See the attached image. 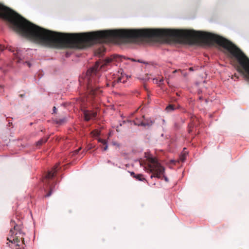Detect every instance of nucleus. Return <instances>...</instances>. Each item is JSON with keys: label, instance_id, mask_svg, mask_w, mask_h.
I'll return each instance as SVG.
<instances>
[{"label": "nucleus", "instance_id": "obj_17", "mask_svg": "<svg viewBox=\"0 0 249 249\" xmlns=\"http://www.w3.org/2000/svg\"><path fill=\"white\" fill-rule=\"evenodd\" d=\"M185 157H186V155L185 154L181 155L179 159H180V160L182 161V162H183L185 160Z\"/></svg>", "mask_w": 249, "mask_h": 249}, {"label": "nucleus", "instance_id": "obj_12", "mask_svg": "<svg viewBox=\"0 0 249 249\" xmlns=\"http://www.w3.org/2000/svg\"><path fill=\"white\" fill-rule=\"evenodd\" d=\"M153 81L154 83H155L156 84H159V83H162L163 81V77H162L160 80H158V78H153Z\"/></svg>", "mask_w": 249, "mask_h": 249}, {"label": "nucleus", "instance_id": "obj_10", "mask_svg": "<svg viewBox=\"0 0 249 249\" xmlns=\"http://www.w3.org/2000/svg\"><path fill=\"white\" fill-rule=\"evenodd\" d=\"M134 178H136L137 180L140 181H145V178L143 177L142 174H137L136 176H134Z\"/></svg>", "mask_w": 249, "mask_h": 249}, {"label": "nucleus", "instance_id": "obj_18", "mask_svg": "<svg viewBox=\"0 0 249 249\" xmlns=\"http://www.w3.org/2000/svg\"><path fill=\"white\" fill-rule=\"evenodd\" d=\"M81 148L80 147L78 149H77V150H75L74 151V154H77L79 152V151L81 150Z\"/></svg>", "mask_w": 249, "mask_h": 249}, {"label": "nucleus", "instance_id": "obj_9", "mask_svg": "<svg viewBox=\"0 0 249 249\" xmlns=\"http://www.w3.org/2000/svg\"><path fill=\"white\" fill-rule=\"evenodd\" d=\"M48 138H43L39 140L38 141L36 142V146H40L43 143L46 142L48 140Z\"/></svg>", "mask_w": 249, "mask_h": 249}, {"label": "nucleus", "instance_id": "obj_22", "mask_svg": "<svg viewBox=\"0 0 249 249\" xmlns=\"http://www.w3.org/2000/svg\"><path fill=\"white\" fill-rule=\"evenodd\" d=\"M131 175L134 177V176H136V175L135 174L134 172H131Z\"/></svg>", "mask_w": 249, "mask_h": 249}, {"label": "nucleus", "instance_id": "obj_16", "mask_svg": "<svg viewBox=\"0 0 249 249\" xmlns=\"http://www.w3.org/2000/svg\"><path fill=\"white\" fill-rule=\"evenodd\" d=\"M98 142L103 143V144H106L107 143V141L106 140H104V139H102L101 138H99L98 139Z\"/></svg>", "mask_w": 249, "mask_h": 249}, {"label": "nucleus", "instance_id": "obj_27", "mask_svg": "<svg viewBox=\"0 0 249 249\" xmlns=\"http://www.w3.org/2000/svg\"><path fill=\"white\" fill-rule=\"evenodd\" d=\"M107 162H108V163H111V161H110V160H108L107 161Z\"/></svg>", "mask_w": 249, "mask_h": 249}, {"label": "nucleus", "instance_id": "obj_20", "mask_svg": "<svg viewBox=\"0 0 249 249\" xmlns=\"http://www.w3.org/2000/svg\"><path fill=\"white\" fill-rule=\"evenodd\" d=\"M4 49V47L1 45H0V52H2Z\"/></svg>", "mask_w": 249, "mask_h": 249}, {"label": "nucleus", "instance_id": "obj_7", "mask_svg": "<svg viewBox=\"0 0 249 249\" xmlns=\"http://www.w3.org/2000/svg\"><path fill=\"white\" fill-rule=\"evenodd\" d=\"M192 122L188 125V132L189 133H191L192 131V128L194 127L196 124V122L197 121V119L195 117L194 118L192 119Z\"/></svg>", "mask_w": 249, "mask_h": 249}, {"label": "nucleus", "instance_id": "obj_4", "mask_svg": "<svg viewBox=\"0 0 249 249\" xmlns=\"http://www.w3.org/2000/svg\"><path fill=\"white\" fill-rule=\"evenodd\" d=\"M59 166V163L56 164L52 170L50 171H49L47 175L45 176L44 178L43 181L46 184V188H48L49 189V192L46 195V197L50 196L52 192L53 191V183H51V180L53 178L54 175L57 172V168Z\"/></svg>", "mask_w": 249, "mask_h": 249}, {"label": "nucleus", "instance_id": "obj_29", "mask_svg": "<svg viewBox=\"0 0 249 249\" xmlns=\"http://www.w3.org/2000/svg\"><path fill=\"white\" fill-rule=\"evenodd\" d=\"M0 88H2V87L1 86H0Z\"/></svg>", "mask_w": 249, "mask_h": 249}, {"label": "nucleus", "instance_id": "obj_26", "mask_svg": "<svg viewBox=\"0 0 249 249\" xmlns=\"http://www.w3.org/2000/svg\"><path fill=\"white\" fill-rule=\"evenodd\" d=\"M189 70H190V71H193V68H190Z\"/></svg>", "mask_w": 249, "mask_h": 249}, {"label": "nucleus", "instance_id": "obj_19", "mask_svg": "<svg viewBox=\"0 0 249 249\" xmlns=\"http://www.w3.org/2000/svg\"><path fill=\"white\" fill-rule=\"evenodd\" d=\"M104 145H105V146L103 147V150L106 151L108 148V146L107 145V143H106V144H104Z\"/></svg>", "mask_w": 249, "mask_h": 249}, {"label": "nucleus", "instance_id": "obj_25", "mask_svg": "<svg viewBox=\"0 0 249 249\" xmlns=\"http://www.w3.org/2000/svg\"><path fill=\"white\" fill-rule=\"evenodd\" d=\"M23 96H24V95H23V94H20V95H19V96H20V97H22Z\"/></svg>", "mask_w": 249, "mask_h": 249}, {"label": "nucleus", "instance_id": "obj_23", "mask_svg": "<svg viewBox=\"0 0 249 249\" xmlns=\"http://www.w3.org/2000/svg\"><path fill=\"white\" fill-rule=\"evenodd\" d=\"M26 63L28 64V66H29V67H30V66H31V64H30V63H29V62H26Z\"/></svg>", "mask_w": 249, "mask_h": 249}, {"label": "nucleus", "instance_id": "obj_30", "mask_svg": "<svg viewBox=\"0 0 249 249\" xmlns=\"http://www.w3.org/2000/svg\"><path fill=\"white\" fill-rule=\"evenodd\" d=\"M19 249V248H17V249Z\"/></svg>", "mask_w": 249, "mask_h": 249}, {"label": "nucleus", "instance_id": "obj_3", "mask_svg": "<svg viewBox=\"0 0 249 249\" xmlns=\"http://www.w3.org/2000/svg\"><path fill=\"white\" fill-rule=\"evenodd\" d=\"M11 225L13 226L9 231V234L7 237V240L9 242L15 244L17 246H20V240H22V244H24V233L22 231V226L15 223L14 221H11Z\"/></svg>", "mask_w": 249, "mask_h": 249}, {"label": "nucleus", "instance_id": "obj_1", "mask_svg": "<svg viewBox=\"0 0 249 249\" xmlns=\"http://www.w3.org/2000/svg\"><path fill=\"white\" fill-rule=\"evenodd\" d=\"M112 59L110 58H107L104 61H97L95 66L90 70H88V73H91L90 76H87L86 81L87 83V89L88 93L91 95H97L102 92L100 89L101 86L99 85L100 81L98 76L95 74V72L111 62Z\"/></svg>", "mask_w": 249, "mask_h": 249}, {"label": "nucleus", "instance_id": "obj_24", "mask_svg": "<svg viewBox=\"0 0 249 249\" xmlns=\"http://www.w3.org/2000/svg\"><path fill=\"white\" fill-rule=\"evenodd\" d=\"M234 76L236 77V78H238V76H237L236 74H234Z\"/></svg>", "mask_w": 249, "mask_h": 249}, {"label": "nucleus", "instance_id": "obj_2", "mask_svg": "<svg viewBox=\"0 0 249 249\" xmlns=\"http://www.w3.org/2000/svg\"><path fill=\"white\" fill-rule=\"evenodd\" d=\"M147 165L145 167L147 172L152 173L151 178H161L163 176L166 181H168L167 177L163 176L164 168L158 162L156 158L149 157L147 159Z\"/></svg>", "mask_w": 249, "mask_h": 249}, {"label": "nucleus", "instance_id": "obj_15", "mask_svg": "<svg viewBox=\"0 0 249 249\" xmlns=\"http://www.w3.org/2000/svg\"><path fill=\"white\" fill-rule=\"evenodd\" d=\"M120 81H118V77L116 79H115L112 83H111V85H112V87H115L119 83H120Z\"/></svg>", "mask_w": 249, "mask_h": 249}, {"label": "nucleus", "instance_id": "obj_11", "mask_svg": "<svg viewBox=\"0 0 249 249\" xmlns=\"http://www.w3.org/2000/svg\"><path fill=\"white\" fill-rule=\"evenodd\" d=\"M176 108V107H175V106L174 105H169V106H168L166 108V110L169 112V111H173L174 110H175Z\"/></svg>", "mask_w": 249, "mask_h": 249}, {"label": "nucleus", "instance_id": "obj_28", "mask_svg": "<svg viewBox=\"0 0 249 249\" xmlns=\"http://www.w3.org/2000/svg\"><path fill=\"white\" fill-rule=\"evenodd\" d=\"M131 60H132L133 61H135V60L134 59H132Z\"/></svg>", "mask_w": 249, "mask_h": 249}, {"label": "nucleus", "instance_id": "obj_14", "mask_svg": "<svg viewBox=\"0 0 249 249\" xmlns=\"http://www.w3.org/2000/svg\"><path fill=\"white\" fill-rule=\"evenodd\" d=\"M91 134L94 137L98 136L100 135V131L97 130H94L91 132Z\"/></svg>", "mask_w": 249, "mask_h": 249}, {"label": "nucleus", "instance_id": "obj_21", "mask_svg": "<svg viewBox=\"0 0 249 249\" xmlns=\"http://www.w3.org/2000/svg\"><path fill=\"white\" fill-rule=\"evenodd\" d=\"M56 107H53V112H54V113H55V112H56Z\"/></svg>", "mask_w": 249, "mask_h": 249}, {"label": "nucleus", "instance_id": "obj_8", "mask_svg": "<svg viewBox=\"0 0 249 249\" xmlns=\"http://www.w3.org/2000/svg\"><path fill=\"white\" fill-rule=\"evenodd\" d=\"M127 79V76L125 75H122L121 76L118 77V81H120V83H126Z\"/></svg>", "mask_w": 249, "mask_h": 249}, {"label": "nucleus", "instance_id": "obj_5", "mask_svg": "<svg viewBox=\"0 0 249 249\" xmlns=\"http://www.w3.org/2000/svg\"><path fill=\"white\" fill-rule=\"evenodd\" d=\"M83 114L85 120L88 121L96 117L97 112L94 110H84Z\"/></svg>", "mask_w": 249, "mask_h": 249}, {"label": "nucleus", "instance_id": "obj_13", "mask_svg": "<svg viewBox=\"0 0 249 249\" xmlns=\"http://www.w3.org/2000/svg\"><path fill=\"white\" fill-rule=\"evenodd\" d=\"M66 122V119L64 118L62 119H59L56 120V123L58 124H61Z\"/></svg>", "mask_w": 249, "mask_h": 249}, {"label": "nucleus", "instance_id": "obj_6", "mask_svg": "<svg viewBox=\"0 0 249 249\" xmlns=\"http://www.w3.org/2000/svg\"><path fill=\"white\" fill-rule=\"evenodd\" d=\"M134 124L135 125H142V126H150L153 124V122L152 121H150V122H144L143 121H141L139 120L138 119H136V120H134L133 121Z\"/></svg>", "mask_w": 249, "mask_h": 249}]
</instances>
